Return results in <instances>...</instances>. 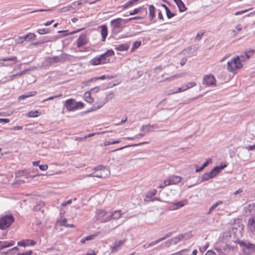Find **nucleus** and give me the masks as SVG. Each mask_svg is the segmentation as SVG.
Returning a JSON list of instances; mask_svg holds the SVG:
<instances>
[{
  "label": "nucleus",
  "instance_id": "nucleus-18",
  "mask_svg": "<svg viewBox=\"0 0 255 255\" xmlns=\"http://www.w3.org/2000/svg\"><path fill=\"white\" fill-rule=\"evenodd\" d=\"M90 63L92 65H98L99 64H104L101 61V59H100L99 56H96V57L94 58L90 61Z\"/></svg>",
  "mask_w": 255,
  "mask_h": 255
},
{
  "label": "nucleus",
  "instance_id": "nucleus-11",
  "mask_svg": "<svg viewBox=\"0 0 255 255\" xmlns=\"http://www.w3.org/2000/svg\"><path fill=\"white\" fill-rule=\"evenodd\" d=\"M125 241V240H123L116 241L114 246L112 248V253H115L118 251L121 248V246L124 244Z\"/></svg>",
  "mask_w": 255,
  "mask_h": 255
},
{
  "label": "nucleus",
  "instance_id": "nucleus-21",
  "mask_svg": "<svg viewBox=\"0 0 255 255\" xmlns=\"http://www.w3.org/2000/svg\"><path fill=\"white\" fill-rule=\"evenodd\" d=\"M184 236L183 235H179L172 239V242L173 244L176 245L178 244L179 242L183 241L184 240Z\"/></svg>",
  "mask_w": 255,
  "mask_h": 255
},
{
  "label": "nucleus",
  "instance_id": "nucleus-51",
  "mask_svg": "<svg viewBox=\"0 0 255 255\" xmlns=\"http://www.w3.org/2000/svg\"><path fill=\"white\" fill-rule=\"evenodd\" d=\"M87 176L88 177H102V175H99L97 173V171L95 170L94 172H93L92 173H91L89 175H88Z\"/></svg>",
  "mask_w": 255,
  "mask_h": 255
},
{
  "label": "nucleus",
  "instance_id": "nucleus-29",
  "mask_svg": "<svg viewBox=\"0 0 255 255\" xmlns=\"http://www.w3.org/2000/svg\"><path fill=\"white\" fill-rule=\"evenodd\" d=\"M26 71H27V70L25 69L24 70H23L22 71H21L20 73H18L16 74H13V75H10L9 77L10 80H13V79L14 78H15L16 77H20L22 76L23 75L25 74Z\"/></svg>",
  "mask_w": 255,
  "mask_h": 255
},
{
  "label": "nucleus",
  "instance_id": "nucleus-36",
  "mask_svg": "<svg viewBox=\"0 0 255 255\" xmlns=\"http://www.w3.org/2000/svg\"><path fill=\"white\" fill-rule=\"evenodd\" d=\"M210 179H211V177L209 176V175L207 174V172L205 173L202 175L201 177V182H203L208 181Z\"/></svg>",
  "mask_w": 255,
  "mask_h": 255
},
{
  "label": "nucleus",
  "instance_id": "nucleus-54",
  "mask_svg": "<svg viewBox=\"0 0 255 255\" xmlns=\"http://www.w3.org/2000/svg\"><path fill=\"white\" fill-rule=\"evenodd\" d=\"M17 244L19 246L25 247V246L28 245L29 244L26 243V241L19 242H18Z\"/></svg>",
  "mask_w": 255,
  "mask_h": 255
},
{
  "label": "nucleus",
  "instance_id": "nucleus-19",
  "mask_svg": "<svg viewBox=\"0 0 255 255\" xmlns=\"http://www.w3.org/2000/svg\"><path fill=\"white\" fill-rule=\"evenodd\" d=\"M84 98L85 100L89 103H92L94 102V99L91 97L90 92H86L84 94Z\"/></svg>",
  "mask_w": 255,
  "mask_h": 255
},
{
  "label": "nucleus",
  "instance_id": "nucleus-20",
  "mask_svg": "<svg viewBox=\"0 0 255 255\" xmlns=\"http://www.w3.org/2000/svg\"><path fill=\"white\" fill-rule=\"evenodd\" d=\"M129 47V45L128 44H122L118 46H116L115 49L118 51H125L127 50Z\"/></svg>",
  "mask_w": 255,
  "mask_h": 255
},
{
  "label": "nucleus",
  "instance_id": "nucleus-37",
  "mask_svg": "<svg viewBox=\"0 0 255 255\" xmlns=\"http://www.w3.org/2000/svg\"><path fill=\"white\" fill-rule=\"evenodd\" d=\"M196 85V83L195 82H189L186 85H183V86H184V89L185 90H187L193 87H194Z\"/></svg>",
  "mask_w": 255,
  "mask_h": 255
},
{
  "label": "nucleus",
  "instance_id": "nucleus-9",
  "mask_svg": "<svg viewBox=\"0 0 255 255\" xmlns=\"http://www.w3.org/2000/svg\"><path fill=\"white\" fill-rule=\"evenodd\" d=\"M114 55V52L113 50H108L104 54L99 56L101 61L104 64L107 62V58Z\"/></svg>",
  "mask_w": 255,
  "mask_h": 255
},
{
  "label": "nucleus",
  "instance_id": "nucleus-63",
  "mask_svg": "<svg viewBox=\"0 0 255 255\" xmlns=\"http://www.w3.org/2000/svg\"><path fill=\"white\" fill-rule=\"evenodd\" d=\"M26 243H28V245L33 246L35 245L36 242L33 240H26Z\"/></svg>",
  "mask_w": 255,
  "mask_h": 255
},
{
  "label": "nucleus",
  "instance_id": "nucleus-15",
  "mask_svg": "<svg viewBox=\"0 0 255 255\" xmlns=\"http://www.w3.org/2000/svg\"><path fill=\"white\" fill-rule=\"evenodd\" d=\"M185 74H186L185 72L177 74L174 75L170 77L165 78L164 79V81H171L174 80L176 79H178V78L182 77L184 75H185Z\"/></svg>",
  "mask_w": 255,
  "mask_h": 255
},
{
  "label": "nucleus",
  "instance_id": "nucleus-41",
  "mask_svg": "<svg viewBox=\"0 0 255 255\" xmlns=\"http://www.w3.org/2000/svg\"><path fill=\"white\" fill-rule=\"evenodd\" d=\"M115 78V76H106V75H102L100 77H97V80H104V79H112L113 78Z\"/></svg>",
  "mask_w": 255,
  "mask_h": 255
},
{
  "label": "nucleus",
  "instance_id": "nucleus-49",
  "mask_svg": "<svg viewBox=\"0 0 255 255\" xmlns=\"http://www.w3.org/2000/svg\"><path fill=\"white\" fill-rule=\"evenodd\" d=\"M67 219L65 218H62L60 220L58 221L59 225L61 226H64V225L66 224Z\"/></svg>",
  "mask_w": 255,
  "mask_h": 255
},
{
  "label": "nucleus",
  "instance_id": "nucleus-14",
  "mask_svg": "<svg viewBox=\"0 0 255 255\" xmlns=\"http://www.w3.org/2000/svg\"><path fill=\"white\" fill-rule=\"evenodd\" d=\"M154 127V125H143L142 126L140 130L143 131L145 134L146 133L152 131L153 130V128Z\"/></svg>",
  "mask_w": 255,
  "mask_h": 255
},
{
  "label": "nucleus",
  "instance_id": "nucleus-33",
  "mask_svg": "<svg viewBox=\"0 0 255 255\" xmlns=\"http://www.w3.org/2000/svg\"><path fill=\"white\" fill-rule=\"evenodd\" d=\"M25 37V40H34L36 37L35 35L33 33H29L28 34L24 36Z\"/></svg>",
  "mask_w": 255,
  "mask_h": 255
},
{
  "label": "nucleus",
  "instance_id": "nucleus-42",
  "mask_svg": "<svg viewBox=\"0 0 255 255\" xmlns=\"http://www.w3.org/2000/svg\"><path fill=\"white\" fill-rule=\"evenodd\" d=\"M166 14L167 17L169 19L172 18V17L175 15V14L171 12L169 8H167V10L166 11Z\"/></svg>",
  "mask_w": 255,
  "mask_h": 255
},
{
  "label": "nucleus",
  "instance_id": "nucleus-43",
  "mask_svg": "<svg viewBox=\"0 0 255 255\" xmlns=\"http://www.w3.org/2000/svg\"><path fill=\"white\" fill-rule=\"evenodd\" d=\"M49 30L47 28L39 29L37 32L40 34H44L49 33Z\"/></svg>",
  "mask_w": 255,
  "mask_h": 255
},
{
  "label": "nucleus",
  "instance_id": "nucleus-16",
  "mask_svg": "<svg viewBox=\"0 0 255 255\" xmlns=\"http://www.w3.org/2000/svg\"><path fill=\"white\" fill-rule=\"evenodd\" d=\"M36 93H37V92L34 91L25 93L24 94H23V95L20 96L18 97V100H23L26 98H28V97H30L31 96H34L36 94Z\"/></svg>",
  "mask_w": 255,
  "mask_h": 255
},
{
  "label": "nucleus",
  "instance_id": "nucleus-60",
  "mask_svg": "<svg viewBox=\"0 0 255 255\" xmlns=\"http://www.w3.org/2000/svg\"><path fill=\"white\" fill-rule=\"evenodd\" d=\"M245 148L248 150H253L255 149V143L252 145L246 146Z\"/></svg>",
  "mask_w": 255,
  "mask_h": 255
},
{
  "label": "nucleus",
  "instance_id": "nucleus-64",
  "mask_svg": "<svg viewBox=\"0 0 255 255\" xmlns=\"http://www.w3.org/2000/svg\"><path fill=\"white\" fill-rule=\"evenodd\" d=\"M205 255H217L216 254L212 251H208Z\"/></svg>",
  "mask_w": 255,
  "mask_h": 255
},
{
  "label": "nucleus",
  "instance_id": "nucleus-61",
  "mask_svg": "<svg viewBox=\"0 0 255 255\" xmlns=\"http://www.w3.org/2000/svg\"><path fill=\"white\" fill-rule=\"evenodd\" d=\"M203 35V32H198L195 37V39L198 40H200Z\"/></svg>",
  "mask_w": 255,
  "mask_h": 255
},
{
  "label": "nucleus",
  "instance_id": "nucleus-26",
  "mask_svg": "<svg viewBox=\"0 0 255 255\" xmlns=\"http://www.w3.org/2000/svg\"><path fill=\"white\" fill-rule=\"evenodd\" d=\"M113 216L114 217V220H118L120 218L123 214L121 213V211L120 210H116L114 212H112Z\"/></svg>",
  "mask_w": 255,
  "mask_h": 255
},
{
  "label": "nucleus",
  "instance_id": "nucleus-3",
  "mask_svg": "<svg viewBox=\"0 0 255 255\" xmlns=\"http://www.w3.org/2000/svg\"><path fill=\"white\" fill-rule=\"evenodd\" d=\"M14 220V218L12 214L1 216L0 219V229L3 230L8 228Z\"/></svg>",
  "mask_w": 255,
  "mask_h": 255
},
{
  "label": "nucleus",
  "instance_id": "nucleus-23",
  "mask_svg": "<svg viewBox=\"0 0 255 255\" xmlns=\"http://www.w3.org/2000/svg\"><path fill=\"white\" fill-rule=\"evenodd\" d=\"M155 16V7L153 5H150L149 6V17L150 20H152Z\"/></svg>",
  "mask_w": 255,
  "mask_h": 255
},
{
  "label": "nucleus",
  "instance_id": "nucleus-46",
  "mask_svg": "<svg viewBox=\"0 0 255 255\" xmlns=\"http://www.w3.org/2000/svg\"><path fill=\"white\" fill-rule=\"evenodd\" d=\"M120 142V141L119 140H115V141H105L104 142V144L105 146H107V145H111V144H114L116 143H119Z\"/></svg>",
  "mask_w": 255,
  "mask_h": 255
},
{
  "label": "nucleus",
  "instance_id": "nucleus-40",
  "mask_svg": "<svg viewBox=\"0 0 255 255\" xmlns=\"http://www.w3.org/2000/svg\"><path fill=\"white\" fill-rule=\"evenodd\" d=\"M25 40L24 36H20L15 39V43L17 44H21Z\"/></svg>",
  "mask_w": 255,
  "mask_h": 255
},
{
  "label": "nucleus",
  "instance_id": "nucleus-24",
  "mask_svg": "<svg viewBox=\"0 0 255 255\" xmlns=\"http://www.w3.org/2000/svg\"><path fill=\"white\" fill-rule=\"evenodd\" d=\"M223 204V201H218L216 203L214 204L209 209V212H208V214L212 213L216 208H217L219 205H221Z\"/></svg>",
  "mask_w": 255,
  "mask_h": 255
},
{
  "label": "nucleus",
  "instance_id": "nucleus-4",
  "mask_svg": "<svg viewBox=\"0 0 255 255\" xmlns=\"http://www.w3.org/2000/svg\"><path fill=\"white\" fill-rule=\"evenodd\" d=\"M123 20V19L121 18H118L111 20V25L113 30H115L118 32L120 31L123 28L122 25Z\"/></svg>",
  "mask_w": 255,
  "mask_h": 255
},
{
  "label": "nucleus",
  "instance_id": "nucleus-34",
  "mask_svg": "<svg viewBox=\"0 0 255 255\" xmlns=\"http://www.w3.org/2000/svg\"><path fill=\"white\" fill-rule=\"evenodd\" d=\"M244 247H245L247 249H248L249 250H250V251L251 252H253L255 250V245H254L252 244L244 243Z\"/></svg>",
  "mask_w": 255,
  "mask_h": 255
},
{
  "label": "nucleus",
  "instance_id": "nucleus-13",
  "mask_svg": "<svg viewBox=\"0 0 255 255\" xmlns=\"http://www.w3.org/2000/svg\"><path fill=\"white\" fill-rule=\"evenodd\" d=\"M100 27L101 28L102 41H105L108 35V28L106 25H101Z\"/></svg>",
  "mask_w": 255,
  "mask_h": 255
},
{
  "label": "nucleus",
  "instance_id": "nucleus-48",
  "mask_svg": "<svg viewBox=\"0 0 255 255\" xmlns=\"http://www.w3.org/2000/svg\"><path fill=\"white\" fill-rule=\"evenodd\" d=\"M168 185H170L169 182H168V181H167L166 180H165L163 183L161 184L159 186V188H163L165 186H168Z\"/></svg>",
  "mask_w": 255,
  "mask_h": 255
},
{
  "label": "nucleus",
  "instance_id": "nucleus-59",
  "mask_svg": "<svg viewBox=\"0 0 255 255\" xmlns=\"http://www.w3.org/2000/svg\"><path fill=\"white\" fill-rule=\"evenodd\" d=\"M97 81V77H94L93 78H91L90 79H89V80H88L87 82H86V84L88 85H89L90 83L91 82H95Z\"/></svg>",
  "mask_w": 255,
  "mask_h": 255
},
{
  "label": "nucleus",
  "instance_id": "nucleus-22",
  "mask_svg": "<svg viewBox=\"0 0 255 255\" xmlns=\"http://www.w3.org/2000/svg\"><path fill=\"white\" fill-rule=\"evenodd\" d=\"M69 57L70 56L66 53L62 54L58 56L59 61V62H63L66 61H69L70 60Z\"/></svg>",
  "mask_w": 255,
  "mask_h": 255
},
{
  "label": "nucleus",
  "instance_id": "nucleus-53",
  "mask_svg": "<svg viewBox=\"0 0 255 255\" xmlns=\"http://www.w3.org/2000/svg\"><path fill=\"white\" fill-rule=\"evenodd\" d=\"M114 97V93L111 92V93H109L107 96L106 98L105 99V102H107L109 100V98L110 99H112Z\"/></svg>",
  "mask_w": 255,
  "mask_h": 255
},
{
  "label": "nucleus",
  "instance_id": "nucleus-58",
  "mask_svg": "<svg viewBox=\"0 0 255 255\" xmlns=\"http://www.w3.org/2000/svg\"><path fill=\"white\" fill-rule=\"evenodd\" d=\"M32 252L31 250L26 251L24 253H18L17 255H31Z\"/></svg>",
  "mask_w": 255,
  "mask_h": 255
},
{
  "label": "nucleus",
  "instance_id": "nucleus-39",
  "mask_svg": "<svg viewBox=\"0 0 255 255\" xmlns=\"http://www.w3.org/2000/svg\"><path fill=\"white\" fill-rule=\"evenodd\" d=\"M227 165L225 163L223 164L221 163L220 165L216 166L215 167H217L216 171L218 172V174L220 173V171L222 169H224L225 167H226Z\"/></svg>",
  "mask_w": 255,
  "mask_h": 255
},
{
  "label": "nucleus",
  "instance_id": "nucleus-32",
  "mask_svg": "<svg viewBox=\"0 0 255 255\" xmlns=\"http://www.w3.org/2000/svg\"><path fill=\"white\" fill-rule=\"evenodd\" d=\"M156 192L157 191L156 189H153L151 191H149L147 193L146 197L150 200L152 199V197L156 194Z\"/></svg>",
  "mask_w": 255,
  "mask_h": 255
},
{
  "label": "nucleus",
  "instance_id": "nucleus-45",
  "mask_svg": "<svg viewBox=\"0 0 255 255\" xmlns=\"http://www.w3.org/2000/svg\"><path fill=\"white\" fill-rule=\"evenodd\" d=\"M141 9V7H138L137 8H135L132 12H130L129 14L130 15H134L139 13Z\"/></svg>",
  "mask_w": 255,
  "mask_h": 255
},
{
  "label": "nucleus",
  "instance_id": "nucleus-6",
  "mask_svg": "<svg viewBox=\"0 0 255 255\" xmlns=\"http://www.w3.org/2000/svg\"><path fill=\"white\" fill-rule=\"evenodd\" d=\"M59 62V58L58 56L47 57L43 62V65L45 67H49Z\"/></svg>",
  "mask_w": 255,
  "mask_h": 255
},
{
  "label": "nucleus",
  "instance_id": "nucleus-10",
  "mask_svg": "<svg viewBox=\"0 0 255 255\" xmlns=\"http://www.w3.org/2000/svg\"><path fill=\"white\" fill-rule=\"evenodd\" d=\"M181 180V177L178 176L172 175L169 177L168 179H166L168 182H169L170 185L171 184H176L179 183Z\"/></svg>",
  "mask_w": 255,
  "mask_h": 255
},
{
  "label": "nucleus",
  "instance_id": "nucleus-7",
  "mask_svg": "<svg viewBox=\"0 0 255 255\" xmlns=\"http://www.w3.org/2000/svg\"><path fill=\"white\" fill-rule=\"evenodd\" d=\"M216 79L214 76L212 74L206 75L204 76L203 80V84L208 86L215 85Z\"/></svg>",
  "mask_w": 255,
  "mask_h": 255
},
{
  "label": "nucleus",
  "instance_id": "nucleus-25",
  "mask_svg": "<svg viewBox=\"0 0 255 255\" xmlns=\"http://www.w3.org/2000/svg\"><path fill=\"white\" fill-rule=\"evenodd\" d=\"M98 219L101 221L102 219H104V217L106 216L107 212L103 210H99L97 212Z\"/></svg>",
  "mask_w": 255,
  "mask_h": 255
},
{
  "label": "nucleus",
  "instance_id": "nucleus-50",
  "mask_svg": "<svg viewBox=\"0 0 255 255\" xmlns=\"http://www.w3.org/2000/svg\"><path fill=\"white\" fill-rule=\"evenodd\" d=\"M141 42L140 41H135L133 44L132 46V49H136L138 48L141 45Z\"/></svg>",
  "mask_w": 255,
  "mask_h": 255
},
{
  "label": "nucleus",
  "instance_id": "nucleus-8",
  "mask_svg": "<svg viewBox=\"0 0 255 255\" xmlns=\"http://www.w3.org/2000/svg\"><path fill=\"white\" fill-rule=\"evenodd\" d=\"M88 41V38L87 34H82L77 39V46L78 48L81 47L82 46L87 44Z\"/></svg>",
  "mask_w": 255,
  "mask_h": 255
},
{
  "label": "nucleus",
  "instance_id": "nucleus-28",
  "mask_svg": "<svg viewBox=\"0 0 255 255\" xmlns=\"http://www.w3.org/2000/svg\"><path fill=\"white\" fill-rule=\"evenodd\" d=\"M217 168V167H214L210 172H207L209 176L211 177V178L216 177L218 174V172L216 171Z\"/></svg>",
  "mask_w": 255,
  "mask_h": 255
},
{
  "label": "nucleus",
  "instance_id": "nucleus-30",
  "mask_svg": "<svg viewBox=\"0 0 255 255\" xmlns=\"http://www.w3.org/2000/svg\"><path fill=\"white\" fill-rule=\"evenodd\" d=\"M44 206L45 204L44 202H40L34 207V209L36 211H41L42 212H43L42 208L44 207Z\"/></svg>",
  "mask_w": 255,
  "mask_h": 255
},
{
  "label": "nucleus",
  "instance_id": "nucleus-52",
  "mask_svg": "<svg viewBox=\"0 0 255 255\" xmlns=\"http://www.w3.org/2000/svg\"><path fill=\"white\" fill-rule=\"evenodd\" d=\"M249 224L254 226V229H255V217L249 220Z\"/></svg>",
  "mask_w": 255,
  "mask_h": 255
},
{
  "label": "nucleus",
  "instance_id": "nucleus-17",
  "mask_svg": "<svg viewBox=\"0 0 255 255\" xmlns=\"http://www.w3.org/2000/svg\"><path fill=\"white\" fill-rule=\"evenodd\" d=\"M211 159L209 158L208 160H206V162H205L200 167H198L197 166H196V172H200L202 171L204 168H205L206 166H208V165L209 164L210 162H211Z\"/></svg>",
  "mask_w": 255,
  "mask_h": 255
},
{
  "label": "nucleus",
  "instance_id": "nucleus-5",
  "mask_svg": "<svg viewBox=\"0 0 255 255\" xmlns=\"http://www.w3.org/2000/svg\"><path fill=\"white\" fill-rule=\"evenodd\" d=\"M94 170L97 171L99 175H102V177H98V178H106L110 174V170L106 167L103 165H99L94 169Z\"/></svg>",
  "mask_w": 255,
  "mask_h": 255
},
{
  "label": "nucleus",
  "instance_id": "nucleus-38",
  "mask_svg": "<svg viewBox=\"0 0 255 255\" xmlns=\"http://www.w3.org/2000/svg\"><path fill=\"white\" fill-rule=\"evenodd\" d=\"M105 103L106 102H100V103H98V104H95L94 105L93 109L92 110V111L100 109V108L103 107V106L105 104Z\"/></svg>",
  "mask_w": 255,
  "mask_h": 255
},
{
  "label": "nucleus",
  "instance_id": "nucleus-27",
  "mask_svg": "<svg viewBox=\"0 0 255 255\" xmlns=\"http://www.w3.org/2000/svg\"><path fill=\"white\" fill-rule=\"evenodd\" d=\"M14 244V242L8 243L7 242H0V248L3 249L12 246Z\"/></svg>",
  "mask_w": 255,
  "mask_h": 255
},
{
  "label": "nucleus",
  "instance_id": "nucleus-2",
  "mask_svg": "<svg viewBox=\"0 0 255 255\" xmlns=\"http://www.w3.org/2000/svg\"><path fill=\"white\" fill-rule=\"evenodd\" d=\"M84 104L81 102H76L74 99H70L66 100L65 106L68 111H75L83 108Z\"/></svg>",
  "mask_w": 255,
  "mask_h": 255
},
{
  "label": "nucleus",
  "instance_id": "nucleus-55",
  "mask_svg": "<svg viewBox=\"0 0 255 255\" xmlns=\"http://www.w3.org/2000/svg\"><path fill=\"white\" fill-rule=\"evenodd\" d=\"M99 133H100L99 132H94V133H90L88 135H85L84 137H83V139H86L87 138L92 137L96 134H99Z\"/></svg>",
  "mask_w": 255,
  "mask_h": 255
},
{
  "label": "nucleus",
  "instance_id": "nucleus-47",
  "mask_svg": "<svg viewBox=\"0 0 255 255\" xmlns=\"http://www.w3.org/2000/svg\"><path fill=\"white\" fill-rule=\"evenodd\" d=\"M132 5V4L131 2L130 1V0H129L128 2H127L126 3L124 4L123 5H122V7L123 9H125L127 8L129 6H130Z\"/></svg>",
  "mask_w": 255,
  "mask_h": 255
},
{
  "label": "nucleus",
  "instance_id": "nucleus-31",
  "mask_svg": "<svg viewBox=\"0 0 255 255\" xmlns=\"http://www.w3.org/2000/svg\"><path fill=\"white\" fill-rule=\"evenodd\" d=\"M1 60L3 61H12L14 62V63H16V62H17V58L16 56L4 58L2 59H1Z\"/></svg>",
  "mask_w": 255,
  "mask_h": 255
},
{
  "label": "nucleus",
  "instance_id": "nucleus-44",
  "mask_svg": "<svg viewBox=\"0 0 255 255\" xmlns=\"http://www.w3.org/2000/svg\"><path fill=\"white\" fill-rule=\"evenodd\" d=\"M185 91V90L184 89V86H182V87L178 88L177 91L173 90L172 91V93H170L168 94V95H170L171 94H175V93L183 92V91Z\"/></svg>",
  "mask_w": 255,
  "mask_h": 255
},
{
  "label": "nucleus",
  "instance_id": "nucleus-56",
  "mask_svg": "<svg viewBox=\"0 0 255 255\" xmlns=\"http://www.w3.org/2000/svg\"><path fill=\"white\" fill-rule=\"evenodd\" d=\"M62 96V95L61 94H60V95H56V96H51V97H49L48 98L45 99V100H44L43 101H49V100H53L55 98H58V97H61Z\"/></svg>",
  "mask_w": 255,
  "mask_h": 255
},
{
  "label": "nucleus",
  "instance_id": "nucleus-1",
  "mask_svg": "<svg viewBox=\"0 0 255 255\" xmlns=\"http://www.w3.org/2000/svg\"><path fill=\"white\" fill-rule=\"evenodd\" d=\"M253 53V51L246 52L244 55L241 56H237L230 61H228L227 63L228 70L231 72H234L236 70L242 68L243 66L242 62L246 59H249L251 56L250 54Z\"/></svg>",
  "mask_w": 255,
  "mask_h": 255
},
{
  "label": "nucleus",
  "instance_id": "nucleus-62",
  "mask_svg": "<svg viewBox=\"0 0 255 255\" xmlns=\"http://www.w3.org/2000/svg\"><path fill=\"white\" fill-rule=\"evenodd\" d=\"M71 203H72V200L70 199V200H68L67 201L63 202L61 204V205L62 206L64 207V206H66L67 205L70 204Z\"/></svg>",
  "mask_w": 255,
  "mask_h": 255
},
{
  "label": "nucleus",
  "instance_id": "nucleus-57",
  "mask_svg": "<svg viewBox=\"0 0 255 255\" xmlns=\"http://www.w3.org/2000/svg\"><path fill=\"white\" fill-rule=\"evenodd\" d=\"M39 168L41 170L45 171L48 168V166L46 164L40 165Z\"/></svg>",
  "mask_w": 255,
  "mask_h": 255
},
{
  "label": "nucleus",
  "instance_id": "nucleus-12",
  "mask_svg": "<svg viewBox=\"0 0 255 255\" xmlns=\"http://www.w3.org/2000/svg\"><path fill=\"white\" fill-rule=\"evenodd\" d=\"M177 5L179 10L180 12H183L186 10L185 4L181 0H173Z\"/></svg>",
  "mask_w": 255,
  "mask_h": 255
},
{
  "label": "nucleus",
  "instance_id": "nucleus-35",
  "mask_svg": "<svg viewBox=\"0 0 255 255\" xmlns=\"http://www.w3.org/2000/svg\"><path fill=\"white\" fill-rule=\"evenodd\" d=\"M38 111H31L27 114V116L28 117L35 118L38 116Z\"/></svg>",
  "mask_w": 255,
  "mask_h": 255
}]
</instances>
